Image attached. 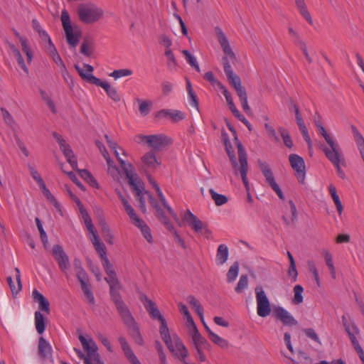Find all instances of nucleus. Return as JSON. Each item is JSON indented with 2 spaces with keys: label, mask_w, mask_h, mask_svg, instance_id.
<instances>
[{
  "label": "nucleus",
  "mask_w": 364,
  "mask_h": 364,
  "mask_svg": "<svg viewBox=\"0 0 364 364\" xmlns=\"http://www.w3.org/2000/svg\"><path fill=\"white\" fill-rule=\"evenodd\" d=\"M140 300L144 304L146 310L149 312L151 317L154 319H158L160 321L161 326L159 332L162 340L166 343L168 350L171 353H175L174 343L176 348L179 350L181 355L183 358L187 357L188 350L178 336L173 335L172 337L171 336L167 323L161 314L156 304L144 294L141 296Z\"/></svg>",
  "instance_id": "f257e3e1"
},
{
  "label": "nucleus",
  "mask_w": 364,
  "mask_h": 364,
  "mask_svg": "<svg viewBox=\"0 0 364 364\" xmlns=\"http://www.w3.org/2000/svg\"><path fill=\"white\" fill-rule=\"evenodd\" d=\"M119 289L112 287L109 289L111 299L114 303L118 314L121 316L124 324L127 326L130 336L138 345L142 346L144 340L140 333L139 328L128 306L122 299Z\"/></svg>",
  "instance_id": "f03ea898"
},
{
  "label": "nucleus",
  "mask_w": 364,
  "mask_h": 364,
  "mask_svg": "<svg viewBox=\"0 0 364 364\" xmlns=\"http://www.w3.org/2000/svg\"><path fill=\"white\" fill-rule=\"evenodd\" d=\"M215 33L217 35L218 41L223 49V53L226 56L223 58V63L224 68V72L227 76V78L230 82V84L235 88L239 87L242 86V82L240 77L235 74L230 65V62L228 60V58L231 60H235L236 59L235 54L232 51L228 39L227 38L225 34L223 33L222 29L219 27L215 28Z\"/></svg>",
  "instance_id": "7ed1b4c3"
},
{
  "label": "nucleus",
  "mask_w": 364,
  "mask_h": 364,
  "mask_svg": "<svg viewBox=\"0 0 364 364\" xmlns=\"http://www.w3.org/2000/svg\"><path fill=\"white\" fill-rule=\"evenodd\" d=\"M75 68L77 71L81 78L87 82L95 85L96 86L102 87L106 92L107 96L114 102L120 101V95L117 89L109 85L106 81H102L100 78L94 76L93 67L88 64H83V68H80L77 65H75Z\"/></svg>",
  "instance_id": "20e7f679"
},
{
  "label": "nucleus",
  "mask_w": 364,
  "mask_h": 364,
  "mask_svg": "<svg viewBox=\"0 0 364 364\" xmlns=\"http://www.w3.org/2000/svg\"><path fill=\"white\" fill-rule=\"evenodd\" d=\"M77 14L82 22L90 24L101 19L104 15V11L95 4L87 3L78 6Z\"/></svg>",
  "instance_id": "39448f33"
},
{
  "label": "nucleus",
  "mask_w": 364,
  "mask_h": 364,
  "mask_svg": "<svg viewBox=\"0 0 364 364\" xmlns=\"http://www.w3.org/2000/svg\"><path fill=\"white\" fill-rule=\"evenodd\" d=\"M183 219L189 223L196 232L203 235L208 239L211 237L212 232L208 228V224L199 220L189 210L185 212Z\"/></svg>",
  "instance_id": "423d86ee"
},
{
  "label": "nucleus",
  "mask_w": 364,
  "mask_h": 364,
  "mask_svg": "<svg viewBox=\"0 0 364 364\" xmlns=\"http://www.w3.org/2000/svg\"><path fill=\"white\" fill-rule=\"evenodd\" d=\"M257 165L262 171V174L264 175L266 182L271 186V188L273 189V191L277 194L278 197L284 200V194L280 189L278 184L275 182L274 177L273 175V173L269 166V164L262 161L261 159H257Z\"/></svg>",
  "instance_id": "0eeeda50"
},
{
  "label": "nucleus",
  "mask_w": 364,
  "mask_h": 364,
  "mask_svg": "<svg viewBox=\"0 0 364 364\" xmlns=\"http://www.w3.org/2000/svg\"><path fill=\"white\" fill-rule=\"evenodd\" d=\"M61 21L63 24V29L65 33L66 40L68 44L71 47H76L79 42V38L80 36L79 33H74L73 29L70 23V16L67 11L63 10L61 13Z\"/></svg>",
  "instance_id": "6e6552de"
},
{
  "label": "nucleus",
  "mask_w": 364,
  "mask_h": 364,
  "mask_svg": "<svg viewBox=\"0 0 364 364\" xmlns=\"http://www.w3.org/2000/svg\"><path fill=\"white\" fill-rule=\"evenodd\" d=\"M160 165L161 161L156 159L152 151L146 153L141 157V168L147 176L149 182L152 181L151 172L154 171Z\"/></svg>",
  "instance_id": "1a4fd4ad"
},
{
  "label": "nucleus",
  "mask_w": 364,
  "mask_h": 364,
  "mask_svg": "<svg viewBox=\"0 0 364 364\" xmlns=\"http://www.w3.org/2000/svg\"><path fill=\"white\" fill-rule=\"evenodd\" d=\"M51 252L59 269L67 277L68 271L70 266L68 255L60 245H54L52 247Z\"/></svg>",
  "instance_id": "9d476101"
},
{
  "label": "nucleus",
  "mask_w": 364,
  "mask_h": 364,
  "mask_svg": "<svg viewBox=\"0 0 364 364\" xmlns=\"http://www.w3.org/2000/svg\"><path fill=\"white\" fill-rule=\"evenodd\" d=\"M255 294L257 304V314L261 317H266L271 312L269 301L262 287H256Z\"/></svg>",
  "instance_id": "9b49d317"
},
{
  "label": "nucleus",
  "mask_w": 364,
  "mask_h": 364,
  "mask_svg": "<svg viewBox=\"0 0 364 364\" xmlns=\"http://www.w3.org/2000/svg\"><path fill=\"white\" fill-rule=\"evenodd\" d=\"M127 178L128 179V183L131 186L132 191L137 197L139 208L143 213H145L146 203L144 198V194L145 193L144 191H143L138 185V183H139L138 175L136 173H134L133 175L130 174V176H129V173H127Z\"/></svg>",
  "instance_id": "f8f14e48"
},
{
  "label": "nucleus",
  "mask_w": 364,
  "mask_h": 364,
  "mask_svg": "<svg viewBox=\"0 0 364 364\" xmlns=\"http://www.w3.org/2000/svg\"><path fill=\"white\" fill-rule=\"evenodd\" d=\"M289 160L291 168L295 171L298 181L303 183L306 173L304 159L297 154H291L289 156Z\"/></svg>",
  "instance_id": "ddd939ff"
},
{
  "label": "nucleus",
  "mask_w": 364,
  "mask_h": 364,
  "mask_svg": "<svg viewBox=\"0 0 364 364\" xmlns=\"http://www.w3.org/2000/svg\"><path fill=\"white\" fill-rule=\"evenodd\" d=\"M171 144V139L164 134L149 135L147 145L155 151H162Z\"/></svg>",
  "instance_id": "4468645a"
},
{
  "label": "nucleus",
  "mask_w": 364,
  "mask_h": 364,
  "mask_svg": "<svg viewBox=\"0 0 364 364\" xmlns=\"http://www.w3.org/2000/svg\"><path fill=\"white\" fill-rule=\"evenodd\" d=\"M273 316L285 326H296L298 324L297 321L282 306L274 308Z\"/></svg>",
  "instance_id": "2eb2a0df"
},
{
  "label": "nucleus",
  "mask_w": 364,
  "mask_h": 364,
  "mask_svg": "<svg viewBox=\"0 0 364 364\" xmlns=\"http://www.w3.org/2000/svg\"><path fill=\"white\" fill-rule=\"evenodd\" d=\"M326 158L334 165V166L336 168L338 175L341 178H345V173L341 169L340 166V164L341 161V157L342 151L341 149H337L334 151H330L326 150Z\"/></svg>",
  "instance_id": "dca6fc26"
},
{
  "label": "nucleus",
  "mask_w": 364,
  "mask_h": 364,
  "mask_svg": "<svg viewBox=\"0 0 364 364\" xmlns=\"http://www.w3.org/2000/svg\"><path fill=\"white\" fill-rule=\"evenodd\" d=\"M157 119L169 118L173 122H178L185 118L183 112L179 110L161 109L155 113Z\"/></svg>",
  "instance_id": "f3484780"
},
{
  "label": "nucleus",
  "mask_w": 364,
  "mask_h": 364,
  "mask_svg": "<svg viewBox=\"0 0 364 364\" xmlns=\"http://www.w3.org/2000/svg\"><path fill=\"white\" fill-rule=\"evenodd\" d=\"M52 353L53 349L50 344L43 337H40L38 346V356L43 360L50 359Z\"/></svg>",
  "instance_id": "a211bd4d"
},
{
  "label": "nucleus",
  "mask_w": 364,
  "mask_h": 364,
  "mask_svg": "<svg viewBox=\"0 0 364 364\" xmlns=\"http://www.w3.org/2000/svg\"><path fill=\"white\" fill-rule=\"evenodd\" d=\"M318 131L319 134L325 139L326 143L329 145V147H323L322 148L323 151L326 154V151H334L337 149H339V145L337 142H336L333 137L327 133L326 129L323 125L318 126Z\"/></svg>",
  "instance_id": "6ab92c4d"
},
{
  "label": "nucleus",
  "mask_w": 364,
  "mask_h": 364,
  "mask_svg": "<svg viewBox=\"0 0 364 364\" xmlns=\"http://www.w3.org/2000/svg\"><path fill=\"white\" fill-rule=\"evenodd\" d=\"M222 137L224 142V146L225 147V151L229 156L230 161L231 162L232 168L235 170V171H237V162L235 157V155L234 154V150L232 149V146L231 145V143L228 139V136L227 133L223 132H222Z\"/></svg>",
  "instance_id": "aec40b11"
},
{
  "label": "nucleus",
  "mask_w": 364,
  "mask_h": 364,
  "mask_svg": "<svg viewBox=\"0 0 364 364\" xmlns=\"http://www.w3.org/2000/svg\"><path fill=\"white\" fill-rule=\"evenodd\" d=\"M32 296L36 302L38 303L40 310L44 311L47 314H50V304L48 300L37 289H34L32 292Z\"/></svg>",
  "instance_id": "412c9836"
},
{
  "label": "nucleus",
  "mask_w": 364,
  "mask_h": 364,
  "mask_svg": "<svg viewBox=\"0 0 364 364\" xmlns=\"http://www.w3.org/2000/svg\"><path fill=\"white\" fill-rule=\"evenodd\" d=\"M239 162L240 164L239 171L240 172L241 178L242 180V182L245 187L248 188L249 183L247 180V171H248V164H247V154H241V155L238 156Z\"/></svg>",
  "instance_id": "4be33fe9"
},
{
  "label": "nucleus",
  "mask_w": 364,
  "mask_h": 364,
  "mask_svg": "<svg viewBox=\"0 0 364 364\" xmlns=\"http://www.w3.org/2000/svg\"><path fill=\"white\" fill-rule=\"evenodd\" d=\"M218 87L219 88L222 90L223 92V94L224 95L225 97V100H226V102L229 106V108L230 109V111L232 112V113L233 114V115L235 117H237L238 115V117L240 116V112L238 111V109L236 108L234 102H233V100H232V96H231V94L228 92V90L223 85L222 83H218Z\"/></svg>",
  "instance_id": "5701e85b"
},
{
  "label": "nucleus",
  "mask_w": 364,
  "mask_h": 364,
  "mask_svg": "<svg viewBox=\"0 0 364 364\" xmlns=\"http://www.w3.org/2000/svg\"><path fill=\"white\" fill-rule=\"evenodd\" d=\"M112 151H114V154L117 161H119V163L121 166V168L127 178V173H129V176H130V173H131V175L136 173L135 168L132 166V164L130 163H127L125 161H124L123 159H122L119 157V154L117 151V149H113Z\"/></svg>",
  "instance_id": "b1692460"
},
{
  "label": "nucleus",
  "mask_w": 364,
  "mask_h": 364,
  "mask_svg": "<svg viewBox=\"0 0 364 364\" xmlns=\"http://www.w3.org/2000/svg\"><path fill=\"white\" fill-rule=\"evenodd\" d=\"M15 272L16 273V282H17V286H16L14 284V282H13V279L11 278V277H8L6 280H7V282L9 285V287H10V289L12 292V294L14 295L15 294H17L21 290V288H22V285H21V274H20V270L18 267H16L15 268Z\"/></svg>",
  "instance_id": "393cba45"
},
{
  "label": "nucleus",
  "mask_w": 364,
  "mask_h": 364,
  "mask_svg": "<svg viewBox=\"0 0 364 364\" xmlns=\"http://www.w3.org/2000/svg\"><path fill=\"white\" fill-rule=\"evenodd\" d=\"M79 282L80 284L81 289L87 299L88 301L91 304H95V300L94 295L92 292V290L90 289L89 287V278H86L85 279L79 280Z\"/></svg>",
  "instance_id": "a878e982"
},
{
  "label": "nucleus",
  "mask_w": 364,
  "mask_h": 364,
  "mask_svg": "<svg viewBox=\"0 0 364 364\" xmlns=\"http://www.w3.org/2000/svg\"><path fill=\"white\" fill-rule=\"evenodd\" d=\"M35 326L36 331L39 334H42L46 329V318L41 311L35 312Z\"/></svg>",
  "instance_id": "bb28decb"
},
{
  "label": "nucleus",
  "mask_w": 364,
  "mask_h": 364,
  "mask_svg": "<svg viewBox=\"0 0 364 364\" xmlns=\"http://www.w3.org/2000/svg\"><path fill=\"white\" fill-rule=\"evenodd\" d=\"M228 248L224 245H220L218 247L216 259L220 264H223L228 259Z\"/></svg>",
  "instance_id": "cd10ccee"
},
{
  "label": "nucleus",
  "mask_w": 364,
  "mask_h": 364,
  "mask_svg": "<svg viewBox=\"0 0 364 364\" xmlns=\"http://www.w3.org/2000/svg\"><path fill=\"white\" fill-rule=\"evenodd\" d=\"M73 266L78 281L88 278V275L87 272L85 271V269L82 268L81 261L79 259H74Z\"/></svg>",
  "instance_id": "c85d7f7f"
},
{
  "label": "nucleus",
  "mask_w": 364,
  "mask_h": 364,
  "mask_svg": "<svg viewBox=\"0 0 364 364\" xmlns=\"http://www.w3.org/2000/svg\"><path fill=\"white\" fill-rule=\"evenodd\" d=\"M289 203L290 205L291 218V219H288L285 215H283L282 220L287 225L293 226L297 219V211L296 205L291 200L289 201Z\"/></svg>",
  "instance_id": "c756f323"
},
{
  "label": "nucleus",
  "mask_w": 364,
  "mask_h": 364,
  "mask_svg": "<svg viewBox=\"0 0 364 364\" xmlns=\"http://www.w3.org/2000/svg\"><path fill=\"white\" fill-rule=\"evenodd\" d=\"M192 339L196 348H200L203 346L208 344L207 340L200 335L196 326H194Z\"/></svg>",
  "instance_id": "7c9ffc66"
},
{
  "label": "nucleus",
  "mask_w": 364,
  "mask_h": 364,
  "mask_svg": "<svg viewBox=\"0 0 364 364\" xmlns=\"http://www.w3.org/2000/svg\"><path fill=\"white\" fill-rule=\"evenodd\" d=\"M295 3L301 14L311 25L313 23L312 18L306 9L304 0H295Z\"/></svg>",
  "instance_id": "2f4dec72"
},
{
  "label": "nucleus",
  "mask_w": 364,
  "mask_h": 364,
  "mask_svg": "<svg viewBox=\"0 0 364 364\" xmlns=\"http://www.w3.org/2000/svg\"><path fill=\"white\" fill-rule=\"evenodd\" d=\"M79 340L82 343L83 348L87 351V355L97 350V347L95 343L93 342L92 340L90 341V342H88L86 340V338L82 336H79Z\"/></svg>",
  "instance_id": "473e14b6"
},
{
  "label": "nucleus",
  "mask_w": 364,
  "mask_h": 364,
  "mask_svg": "<svg viewBox=\"0 0 364 364\" xmlns=\"http://www.w3.org/2000/svg\"><path fill=\"white\" fill-rule=\"evenodd\" d=\"M209 193L215 201V203L218 206L223 205L228 201V198L226 196L216 193L213 189L210 188Z\"/></svg>",
  "instance_id": "72a5a7b5"
},
{
  "label": "nucleus",
  "mask_w": 364,
  "mask_h": 364,
  "mask_svg": "<svg viewBox=\"0 0 364 364\" xmlns=\"http://www.w3.org/2000/svg\"><path fill=\"white\" fill-rule=\"evenodd\" d=\"M134 225L138 227L141 230L143 236L149 243L153 242L151 230L149 228V226L144 223V221L141 220V223L139 225L136 223Z\"/></svg>",
  "instance_id": "f704fd0d"
},
{
  "label": "nucleus",
  "mask_w": 364,
  "mask_h": 364,
  "mask_svg": "<svg viewBox=\"0 0 364 364\" xmlns=\"http://www.w3.org/2000/svg\"><path fill=\"white\" fill-rule=\"evenodd\" d=\"M239 272V264L237 262H234L230 267L228 273H227V281L228 283L233 282Z\"/></svg>",
  "instance_id": "c9c22d12"
},
{
  "label": "nucleus",
  "mask_w": 364,
  "mask_h": 364,
  "mask_svg": "<svg viewBox=\"0 0 364 364\" xmlns=\"http://www.w3.org/2000/svg\"><path fill=\"white\" fill-rule=\"evenodd\" d=\"M139 102V111L142 116H146L150 112V107L152 105L151 101L141 100L139 98L136 100Z\"/></svg>",
  "instance_id": "e433bc0d"
},
{
  "label": "nucleus",
  "mask_w": 364,
  "mask_h": 364,
  "mask_svg": "<svg viewBox=\"0 0 364 364\" xmlns=\"http://www.w3.org/2000/svg\"><path fill=\"white\" fill-rule=\"evenodd\" d=\"M187 301L193 308L195 309V311L198 316L202 317L203 308L200 305V302L196 299V297L194 296L190 295L187 297Z\"/></svg>",
  "instance_id": "4c0bfd02"
},
{
  "label": "nucleus",
  "mask_w": 364,
  "mask_h": 364,
  "mask_svg": "<svg viewBox=\"0 0 364 364\" xmlns=\"http://www.w3.org/2000/svg\"><path fill=\"white\" fill-rule=\"evenodd\" d=\"M156 211V215L159 218V220L164 223L166 228L169 230H173V226L171 225L169 222L168 218L165 215L164 211L159 206L155 208Z\"/></svg>",
  "instance_id": "58836bf2"
},
{
  "label": "nucleus",
  "mask_w": 364,
  "mask_h": 364,
  "mask_svg": "<svg viewBox=\"0 0 364 364\" xmlns=\"http://www.w3.org/2000/svg\"><path fill=\"white\" fill-rule=\"evenodd\" d=\"M279 131L281 136L283 139L284 145L289 149L292 148L294 146V144H293V141L289 134L288 130H287L286 129H284L282 127H279Z\"/></svg>",
  "instance_id": "ea45409f"
},
{
  "label": "nucleus",
  "mask_w": 364,
  "mask_h": 364,
  "mask_svg": "<svg viewBox=\"0 0 364 364\" xmlns=\"http://www.w3.org/2000/svg\"><path fill=\"white\" fill-rule=\"evenodd\" d=\"M165 55L167 58V65L168 68H176L178 66V63L171 49H166Z\"/></svg>",
  "instance_id": "a19ab883"
},
{
  "label": "nucleus",
  "mask_w": 364,
  "mask_h": 364,
  "mask_svg": "<svg viewBox=\"0 0 364 364\" xmlns=\"http://www.w3.org/2000/svg\"><path fill=\"white\" fill-rule=\"evenodd\" d=\"M211 341L214 343L215 344L218 345L222 348H228V342L225 340L224 338L220 337L215 333H210V338Z\"/></svg>",
  "instance_id": "79ce46f5"
},
{
  "label": "nucleus",
  "mask_w": 364,
  "mask_h": 364,
  "mask_svg": "<svg viewBox=\"0 0 364 364\" xmlns=\"http://www.w3.org/2000/svg\"><path fill=\"white\" fill-rule=\"evenodd\" d=\"M303 287L299 284H297L294 287V296L293 299V303L294 304H299L303 302Z\"/></svg>",
  "instance_id": "37998d69"
},
{
  "label": "nucleus",
  "mask_w": 364,
  "mask_h": 364,
  "mask_svg": "<svg viewBox=\"0 0 364 364\" xmlns=\"http://www.w3.org/2000/svg\"><path fill=\"white\" fill-rule=\"evenodd\" d=\"M107 277L105 278V280L109 284V289L112 288H117L120 289V284L117 279V274L114 272L112 274H108Z\"/></svg>",
  "instance_id": "c03bdc74"
},
{
  "label": "nucleus",
  "mask_w": 364,
  "mask_h": 364,
  "mask_svg": "<svg viewBox=\"0 0 364 364\" xmlns=\"http://www.w3.org/2000/svg\"><path fill=\"white\" fill-rule=\"evenodd\" d=\"M228 129L232 132V134L234 136V141L237 148L238 156L241 155L242 153L244 154H246L244 146H242L241 141L237 138V135L235 129L232 126Z\"/></svg>",
  "instance_id": "a18cd8bd"
},
{
  "label": "nucleus",
  "mask_w": 364,
  "mask_h": 364,
  "mask_svg": "<svg viewBox=\"0 0 364 364\" xmlns=\"http://www.w3.org/2000/svg\"><path fill=\"white\" fill-rule=\"evenodd\" d=\"M248 285V277L246 274L241 275L239 282L235 287V291L238 294L242 293Z\"/></svg>",
  "instance_id": "49530a36"
},
{
  "label": "nucleus",
  "mask_w": 364,
  "mask_h": 364,
  "mask_svg": "<svg viewBox=\"0 0 364 364\" xmlns=\"http://www.w3.org/2000/svg\"><path fill=\"white\" fill-rule=\"evenodd\" d=\"M132 73L133 72L130 69H119L114 70L112 73L109 74V76L117 80L122 77L129 76L132 75Z\"/></svg>",
  "instance_id": "de8ad7c7"
},
{
  "label": "nucleus",
  "mask_w": 364,
  "mask_h": 364,
  "mask_svg": "<svg viewBox=\"0 0 364 364\" xmlns=\"http://www.w3.org/2000/svg\"><path fill=\"white\" fill-rule=\"evenodd\" d=\"M65 157L66 158L68 162L70 164L73 168H76L77 166V162L76 158L73 154V151L71 149L67 150L66 151L63 152Z\"/></svg>",
  "instance_id": "09e8293b"
},
{
  "label": "nucleus",
  "mask_w": 364,
  "mask_h": 364,
  "mask_svg": "<svg viewBox=\"0 0 364 364\" xmlns=\"http://www.w3.org/2000/svg\"><path fill=\"white\" fill-rule=\"evenodd\" d=\"M92 44L93 43L92 41H89L88 40H86V39L84 40L83 43L81 45V48H80L81 53H82L83 55H85L87 57H90L92 53V49H90V47H92Z\"/></svg>",
  "instance_id": "8fccbe9b"
},
{
  "label": "nucleus",
  "mask_w": 364,
  "mask_h": 364,
  "mask_svg": "<svg viewBox=\"0 0 364 364\" xmlns=\"http://www.w3.org/2000/svg\"><path fill=\"white\" fill-rule=\"evenodd\" d=\"M351 328L352 331L351 329H347L346 333L348 335V337L352 343V345H354L358 342L355 334H358L359 333V330L355 323H352Z\"/></svg>",
  "instance_id": "3c124183"
},
{
  "label": "nucleus",
  "mask_w": 364,
  "mask_h": 364,
  "mask_svg": "<svg viewBox=\"0 0 364 364\" xmlns=\"http://www.w3.org/2000/svg\"><path fill=\"white\" fill-rule=\"evenodd\" d=\"M125 210L128 215L129 216L134 225L136 223L139 225L141 223V219H140L137 216L134 208L132 206L128 207L127 208L125 209Z\"/></svg>",
  "instance_id": "603ef678"
},
{
  "label": "nucleus",
  "mask_w": 364,
  "mask_h": 364,
  "mask_svg": "<svg viewBox=\"0 0 364 364\" xmlns=\"http://www.w3.org/2000/svg\"><path fill=\"white\" fill-rule=\"evenodd\" d=\"M102 264L103 266V268L106 272L107 274H112L114 272V269L113 268L112 264L110 263L109 260L108 259L107 257H105L104 258H102Z\"/></svg>",
  "instance_id": "864d4df0"
},
{
  "label": "nucleus",
  "mask_w": 364,
  "mask_h": 364,
  "mask_svg": "<svg viewBox=\"0 0 364 364\" xmlns=\"http://www.w3.org/2000/svg\"><path fill=\"white\" fill-rule=\"evenodd\" d=\"M305 335L318 343H321L320 339L316 331L311 328L304 329Z\"/></svg>",
  "instance_id": "5fc2aeb1"
},
{
  "label": "nucleus",
  "mask_w": 364,
  "mask_h": 364,
  "mask_svg": "<svg viewBox=\"0 0 364 364\" xmlns=\"http://www.w3.org/2000/svg\"><path fill=\"white\" fill-rule=\"evenodd\" d=\"M44 196L53 205V206L56 208L58 211L61 212L60 203L57 201L55 198L52 195L49 190L48 191H46Z\"/></svg>",
  "instance_id": "6e6d98bb"
},
{
  "label": "nucleus",
  "mask_w": 364,
  "mask_h": 364,
  "mask_svg": "<svg viewBox=\"0 0 364 364\" xmlns=\"http://www.w3.org/2000/svg\"><path fill=\"white\" fill-rule=\"evenodd\" d=\"M94 247L99 254L101 259L107 257L106 247L104 243L100 242L99 243L95 244Z\"/></svg>",
  "instance_id": "4d7b16f0"
},
{
  "label": "nucleus",
  "mask_w": 364,
  "mask_h": 364,
  "mask_svg": "<svg viewBox=\"0 0 364 364\" xmlns=\"http://www.w3.org/2000/svg\"><path fill=\"white\" fill-rule=\"evenodd\" d=\"M124 353L125 354V356L129 360L132 364H137L138 363H139V359L134 355L131 348H129L127 350H124Z\"/></svg>",
  "instance_id": "13d9d810"
},
{
  "label": "nucleus",
  "mask_w": 364,
  "mask_h": 364,
  "mask_svg": "<svg viewBox=\"0 0 364 364\" xmlns=\"http://www.w3.org/2000/svg\"><path fill=\"white\" fill-rule=\"evenodd\" d=\"M66 173L68 175L70 180L82 191H85V187L84 185L77 179L76 175L73 171H68Z\"/></svg>",
  "instance_id": "bf43d9fd"
},
{
  "label": "nucleus",
  "mask_w": 364,
  "mask_h": 364,
  "mask_svg": "<svg viewBox=\"0 0 364 364\" xmlns=\"http://www.w3.org/2000/svg\"><path fill=\"white\" fill-rule=\"evenodd\" d=\"M264 127L267 132L269 137L274 139L275 141H279V136H277L274 129L272 126H270L269 124H265Z\"/></svg>",
  "instance_id": "052dcab7"
},
{
  "label": "nucleus",
  "mask_w": 364,
  "mask_h": 364,
  "mask_svg": "<svg viewBox=\"0 0 364 364\" xmlns=\"http://www.w3.org/2000/svg\"><path fill=\"white\" fill-rule=\"evenodd\" d=\"M15 139L19 149L22 151L26 157H28L29 156V151H28L24 143L19 139L17 135L15 136Z\"/></svg>",
  "instance_id": "680f3d73"
},
{
  "label": "nucleus",
  "mask_w": 364,
  "mask_h": 364,
  "mask_svg": "<svg viewBox=\"0 0 364 364\" xmlns=\"http://www.w3.org/2000/svg\"><path fill=\"white\" fill-rule=\"evenodd\" d=\"M203 77L205 80L208 81L212 85L216 84L218 86V83H220L219 81L217 80L214 73L212 71H208L205 73Z\"/></svg>",
  "instance_id": "e2e57ef3"
},
{
  "label": "nucleus",
  "mask_w": 364,
  "mask_h": 364,
  "mask_svg": "<svg viewBox=\"0 0 364 364\" xmlns=\"http://www.w3.org/2000/svg\"><path fill=\"white\" fill-rule=\"evenodd\" d=\"M182 53L185 56L186 61L190 64L191 67L197 63L196 58L193 56L187 50H183Z\"/></svg>",
  "instance_id": "0e129e2a"
},
{
  "label": "nucleus",
  "mask_w": 364,
  "mask_h": 364,
  "mask_svg": "<svg viewBox=\"0 0 364 364\" xmlns=\"http://www.w3.org/2000/svg\"><path fill=\"white\" fill-rule=\"evenodd\" d=\"M162 92L164 95H168L173 89V85L170 82H163L161 84Z\"/></svg>",
  "instance_id": "69168bd1"
},
{
  "label": "nucleus",
  "mask_w": 364,
  "mask_h": 364,
  "mask_svg": "<svg viewBox=\"0 0 364 364\" xmlns=\"http://www.w3.org/2000/svg\"><path fill=\"white\" fill-rule=\"evenodd\" d=\"M324 258L326 261V264L328 266L329 270H333L334 267L332 256L331 253L328 251L325 252L324 253Z\"/></svg>",
  "instance_id": "338daca9"
},
{
  "label": "nucleus",
  "mask_w": 364,
  "mask_h": 364,
  "mask_svg": "<svg viewBox=\"0 0 364 364\" xmlns=\"http://www.w3.org/2000/svg\"><path fill=\"white\" fill-rule=\"evenodd\" d=\"M1 111L2 112L5 122L8 124H11V123H13L14 119L10 113L5 108L3 107L1 108Z\"/></svg>",
  "instance_id": "774afa93"
}]
</instances>
